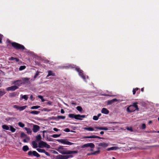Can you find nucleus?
<instances>
[{
    "label": "nucleus",
    "mask_w": 159,
    "mask_h": 159,
    "mask_svg": "<svg viewBox=\"0 0 159 159\" xmlns=\"http://www.w3.org/2000/svg\"><path fill=\"white\" fill-rule=\"evenodd\" d=\"M57 150L60 153L63 155H69L77 153L76 151L68 150L66 148H64L63 146H60L57 147Z\"/></svg>",
    "instance_id": "1"
},
{
    "label": "nucleus",
    "mask_w": 159,
    "mask_h": 159,
    "mask_svg": "<svg viewBox=\"0 0 159 159\" xmlns=\"http://www.w3.org/2000/svg\"><path fill=\"white\" fill-rule=\"evenodd\" d=\"M137 103H134L132 105H131L127 108L126 110L127 112H131L136 110H139V108L137 105Z\"/></svg>",
    "instance_id": "2"
},
{
    "label": "nucleus",
    "mask_w": 159,
    "mask_h": 159,
    "mask_svg": "<svg viewBox=\"0 0 159 159\" xmlns=\"http://www.w3.org/2000/svg\"><path fill=\"white\" fill-rule=\"evenodd\" d=\"M38 147L40 148H50V146L46 142L41 141L39 143Z\"/></svg>",
    "instance_id": "3"
},
{
    "label": "nucleus",
    "mask_w": 159,
    "mask_h": 159,
    "mask_svg": "<svg viewBox=\"0 0 159 159\" xmlns=\"http://www.w3.org/2000/svg\"><path fill=\"white\" fill-rule=\"evenodd\" d=\"M11 45L13 47L16 49H25L23 45L16 43H11Z\"/></svg>",
    "instance_id": "4"
},
{
    "label": "nucleus",
    "mask_w": 159,
    "mask_h": 159,
    "mask_svg": "<svg viewBox=\"0 0 159 159\" xmlns=\"http://www.w3.org/2000/svg\"><path fill=\"white\" fill-rule=\"evenodd\" d=\"M57 141L63 144L71 145L74 144L73 143L67 141L66 139H59L57 140Z\"/></svg>",
    "instance_id": "5"
},
{
    "label": "nucleus",
    "mask_w": 159,
    "mask_h": 159,
    "mask_svg": "<svg viewBox=\"0 0 159 159\" xmlns=\"http://www.w3.org/2000/svg\"><path fill=\"white\" fill-rule=\"evenodd\" d=\"M76 69L78 72L79 75L82 77L83 80H85V77L83 73V71L79 68H76Z\"/></svg>",
    "instance_id": "6"
},
{
    "label": "nucleus",
    "mask_w": 159,
    "mask_h": 159,
    "mask_svg": "<svg viewBox=\"0 0 159 159\" xmlns=\"http://www.w3.org/2000/svg\"><path fill=\"white\" fill-rule=\"evenodd\" d=\"M28 154L29 156L33 155L37 157H39L40 156V155L35 151H33V152L30 151L28 152Z\"/></svg>",
    "instance_id": "7"
},
{
    "label": "nucleus",
    "mask_w": 159,
    "mask_h": 159,
    "mask_svg": "<svg viewBox=\"0 0 159 159\" xmlns=\"http://www.w3.org/2000/svg\"><path fill=\"white\" fill-rule=\"evenodd\" d=\"M85 117L84 115H80L79 114L75 115V119L76 120H82V118H85Z\"/></svg>",
    "instance_id": "8"
},
{
    "label": "nucleus",
    "mask_w": 159,
    "mask_h": 159,
    "mask_svg": "<svg viewBox=\"0 0 159 159\" xmlns=\"http://www.w3.org/2000/svg\"><path fill=\"white\" fill-rule=\"evenodd\" d=\"M18 87L16 86H13L7 88V90L8 91H14L17 89Z\"/></svg>",
    "instance_id": "9"
},
{
    "label": "nucleus",
    "mask_w": 159,
    "mask_h": 159,
    "mask_svg": "<svg viewBox=\"0 0 159 159\" xmlns=\"http://www.w3.org/2000/svg\"><path fill=\"white\" fill-rule=\"evenodd\" d=\"M39 127L37 125H34L33 130L34 133H36L39 129Z\"/></svg>",
    "instance_id": "10"
},
{
    "label": "nucleus",
    "mask_w": 159,
    "mask_h": 159,
    "mask_svg": "<svg viewBox=\"0 0 159 159\" xmlns=\"http://www.w3.org/2000/svg\"><path fill=\"white\" fill-rule=\"evenodd\" d=\"M98 145L99 146H101L102 147L105 148L108 146V144L105 143H99L98 144Z\"/></svg>",
    "instance_id": "11"
},
{
    "label": "nucleus",
    "mask_w": 159,
    "mask_h": 159,
    "mask_svg": "<svg viewBox=\"0 0 159 159\" xmlns=\"http://www.w3.org/2000/svg\"><path fill=\"white\" fill-rule=\"evenodd\" d=\"M120 149V148L117 147H113L107 148V151H110L111 150H116Z\"/></svg>",
    "instance_id": "12"
},
{
    "label": "nucleus",
    "mask_w": 159,
    "mask_h": 159,
    "mask_svg": "<svg viewBox=\"0 0 159 159\" xmlns=\"http://www.w3.org/2000/svg\"><path fill=\"white\" fill-rule=\"evenodd\" d=\"M101 112L102 113L107 115L109 113V111L107 109L103 108L101 110Z\"/></svg>",
    "instance_id": "13"
},
{
    "label": "nucleus",
    "mask_w": 159,
    "mask_h": 159,
    "mask_svg": "<svg viewBox=\"0 0 159 159\" xmlns=\"http://www.w3.org/2000/svg\"><path fill=\"white\" fill-rule=\"evenodd\" d=\"M24 99L25 100H27L28 99V97L27 95H21L20 96V99L21 100L22 99Z\"/></svg>",
    "instance_id": "14"
},
{
    "label": "nucleus",
    "mask_w": 159,
    "mask_h": 159,
    "mask_svg": "<svg viewBox=\"0 0 159 159\" xmlns=\"http://www.w3.org/2000/svg\"><path fill=\"white\" fill-rule=\"evenodd\" d=\"M27 112L34 115H37L40 113V112L39 111H27Z\"/></svg>",
    "instance_id": "15"
},
{
    "label": "nucleus",
    "mask_w": 159,
    "mask_h": 159,
    "mask_svg": "<svg viewBox=\"0 0 159 159\" xmlns=\"http://www.w3.org/2000/svg\"><path fill=\"white\" fill-rule=\"evenodd\" d=\"M24 129L26 131L27 133L29 134H32V131L30 128H28L26 127H25Z\"/></svg>",
    "instance_id": "16"
},
{
    "label": "nucleus",
    "mask_w": 159,
    "mask_h": 159,
    "mask_svg": "<svg viewBox=\"0 0 159 159\" xmlns=\"http://www.w3.org/2000/svg\"><path fill=\"white\" fill-rule=\"evenodd\" d=\"M32 144L33 145V147L34 148H37L38 147L37 143L35 141H32Z\"/></svg>",
    "instance_id": "17"
},
{
    "label": "nucleus",
    "mask_w": 159,
    "mask_h": 159,
    "mask_svg": "<svg viewBox=\"0 0 159 159\" xmlns=\"http://www.w3.org/2000/svg\"><path fill=\"white\" fill-rule=\"evenodd\" d=\"M84 130H87L89 131H93L94 130V129L93 127H84L83 128Z\"/></svg>",
    "instance_id": "18"
},
{
    "label": "nucleus",
    "mask_w": 159,
    "mask_h": 159,
    "mask_svg": "<svg viewBox=\"0 0 159 159\" xmlns=\"http://www.w3.org/2000/svg\"><path fill=\"white\" fill-rule=\"evenodd\" d=\"M50 76H55V74L52 71L49 70L48 71V74L47 76V77H48Z\"/></svg>",
    "instance_id": "19"
},
{
    "label": "nucleus",
    "mask_w": 159,
    "mask_h": 159,
    "mask_svg": "<svg viewBox=\"0 0 159 159\" xmlns=\"http://www.w3.org/2000/svg\"><path fill=\"white\" fill-rule=\"evenodd\" d=\"M29 80L30 79L26 78H22V81L24 83H29Z\"/></svg>",
    "instance_id": "20"
},
{
    "label": "nucleus",
    "mask_w": 159,
    "mask_h": 159,
    "mask_svg": "<svg viewBox=\"0 0 159 159\" xmlns=\"http://www.w3.org/2000/svg\"><path fill=\"white\" fill-rule=\"evenodd\" d=\"M5 90L4 89H0V97L2 96L5 93Z\"/></svg>",
    "instance_id": "21"
},
{
    "label": "nucleus",
    "mask_w": 159,
    "mask_h": 159,
    "mask_svg": "<svg viewBox=\"0 0 159 159\" xmlns=\"http://www.w3.org/2000/svg\"><path fill=\"white\" fill-rule=\"evenodd\" d=\"M2 128L5 130H9V126H7L6 125H3L2 126Z\"/></svg>",
    "instance_id": "22"
},
{
    "label": "nucleus",
    "mask_w": 159,
    "mask_h": 159,
    "mask_svg": "<svg viewBox=\"0 0 159 159\" xmlns=\"http://www.w3.org/2000/svg\"><path fill=\"white\" fill-rule=\"evenodd\" d=\"M14 83L16 85L20 86V84H22V82L20 80H18L15 81Z\"/></svg>",
    "instance_id": "23"
},
{
    "label": "nucleus",
    "mask_w": 159,
    "mask_h": 159,
    "mask_svg": "<svg viewBox=\"0 0 159 159\" xmlns=\"http://www.w3.org/2000/svg\"><path fill=\"white\" fill-rule=\"evenodd\" d=\"M22 149L25 152L29 150V148L27 146L25 145L23 147Z\"/></svg>",
    "instance_id": "24"
},
{
    "label": "nucleus",
    "mask_w": 159,
    "mask_h": 159,
    "mask_svg": "<svg viewBox=\"0 0 159 159\" xmlns=\"http://www.w3.org/2000/svg\"><path fill=\"white\" fill-rule=\"evenodd\" d=\"M9 130L12 132H14L16 129L11 125H9Z\"/></svg>",
    "instance_id": "25"
},
{
    "label": "nucleus",
    "mask_w": 159,
    "mask_h": 159,
    "mask_svg": "<svg viewBox=\"0 0 159 159\" xmlns=\"http://www.w3.org/2000/svg\"><path fill=\"white\" fill-rule=\"evenodd\" d=\"M36 150L39 152L41 153H44L45 152V150L43 149H41L39 148H37Z\"/></svg>",
    "instance_id": "26"
},
{
    "label": "nucleus",
    "mask_w": 159,
    "mask_h": 159,
    "mask_svg": "<svg viewBox=\"0 0 159 159\" xmlns=\"http://www.w3.org/2000/svg\"><path fill=\"white\" fill-rule=\"evenodd\" d=\"M72 157L70 155L63 156H62V159H67L68 158Z\"/></svg>",
    "instance_id": "27"
},
{
    "label": "nucleus",
    "mask_w": 159,
    "mask_h": 159,
    "mask_svg": "<svg viewBox=\"0 0 159 159\" xmlns=\"http://www.w3.org/2000/svg\"><path fill=\"white\" fill-rule=\"evenodd\" d=\"M89 147H90L91 148L94 149L95 148V145L93 143H89Z\"/></svg>",
    "instance_id": "28"
},
{
    "label": "nucleus",
    "mask_w": 159,
    "mask_h": 159,
    "mask_svg": "<svg viewBox=\"0 0 159 159\" xmlns=\"http://www.w3.org/2000/svg\"><path fill=\"white\" fill-rule=\"evenodd\" d=\"M27 106H22V107H20L19 110L20 111H21L25 109L26 107Z\"/></svg>",
    "instance_id": "29"
},
{
    "label": "nucleus",
    "mask_w": 159,
    "mask_h": 159,
    "mask_svg": "<svg viewBox=\"0 0 159 159\" xmlns=\"http://www.w3.org/2000/svg\"><path fill=\"white\" fill-rule=\"evenodd\" d=\"M18 125L21 128L24 127L25 126V124L21 122H19L18 123Z\"/></svg>",
    "instance_id": "30"
},
{
    "label": "nucleus",
    "mask_w": 159,
    "mask_h": 159,
    "mask_svg": "<svg viewBox=\"0 0 159 159\" xmlns=\"http://www.w3.org/2000/svg\"><path fill=\"white\" fill-rule=\"evenodd\" d=\"M75 114H70L68 115V116L69 117L72 118H75Z\"/></svg>",
    "instance_id": "31"
},
{
    "label": "nucleus",
    "mask_w": 159,
    "mask_h": 159,
    "mask_svg": "<svg viewBox=\"0 0 159 159\" xmlns=\"http://www.w3.org/2000/svg\"><path fill=\"white\" fill-rule=\"evenodd\" d=\"M61 135L60 134H54L51 135V137L54 138H56L59 137Z\"/></svg>",
    "instance_id": "32"
},
{
    "label": "nucleus",
    "mask_w": 159,
    "mask_h": 159,
    "mask_svg": "<svg viewBox=\"0 0 159 159\" xmlns=\"http://www.w3.org/2000/svg\"><path fill=\"white\" fill-rule=\"evenodd\" d=\"M36 139L37 141H39L41 139L42 137L40 134H39L36 137Z\"/></svg>",
    "instance_id": "33"
},
{
    "label": "nucleus",
    "mask_w": 159,
    "mask_h": 159,
    "mask_svg": "<svg viewBox=\"0 0 159 159\" xmlns=\"http://www.w3.org/2000/svg\"><path fill=\"white\" fill-rule=\"evenodd\" d=\"M38 97L39 98H40V99H41V101L42 102H44L46 101L43 98V97L41 95H38Z\"/></svg>",
    "instance_id": "34"
},
{
    "label": "nucleus",
    "mask_w": 159,
    "mask_h": 159,
    "mask_svg": "<svg viewBox=\"0 0 159 159\" xmlns=\"http://www.w3.org/2000/svg\"><path fill=\"white\" fill-rule=\"evenodd\" d=\"M77 110L80 112H81L82 111V108L80 106H78L76 107Z\"/></svg>",
    "instance_id": "35"
},
{
    "label": "nucleus",
    "mask_w": 159,
    "mask_h": 159,
    "mask_svg": "<svg viewBox=\"0 0 159 159\" xmlns=\"http://www.w3.org/2000/svg\"><path fill=\"white\" fill-rule=\"evenodd\" d=\"M26 68V66H20L19 70H22L25 69Z\"/></svg>",
    "instance_id": "36"
},
{
    "label": "nucleus",
    "mask_w": 159,
    "mask_h": 159,
    "mask_svg": "<svg viewBox=\"0 0 159 159\" xmlns=\"http://www.w3.org/2000/svg\"><path fill=\"white\" fill-rule=\"evenodd\" d=\"M40 106H34L33 107H31V109H36L39 108H40Z\"/></svg>",
    "instance_id": "37"
},
{
    "label": "nucleus",
    "mask_w": 159,
    "mask_h": 159,
    "mask_svg": "<svg viewBox=\"0 0 159 159\" xmlns=\"http://www.w3.org/2000/svg\"><path fill=\"white\" fill-rule=\"evenodd\" d=\"M29 140L30 138L28 137H27L26 138L24 139L23 141L24 143H28L29 142Z\"/></svg>",
    "instance_id": "38"
},
{
    "label": "nucleus",
    "mask_w": 159,
    "mask_h": 159,
    "mask_svg": "<svg viewBox=\"0 0 159 159\" xmlns=\"http://www.w3.org/2000/svg\"><path fill=\"white\" fill-rule=\"evenodd\" d=\"M27 136L23 132H22L21 133L20 137L21 138L26 137Z\"/></svg>",
    "instance_id": "39"
},
{
    "label": "nucleus",
    "mask_w": 159,
    "mask_h": 159,
    "mask_svg": "<svg viewBox=\"0 0 159 159\" xmlns=\"http://www.w3.org/2000/svg\"><path fill=\"white\" fill-rule=\"evenodd\" d=\"M62 155H58L56 157L57 159H62Z\"/></svg>",
    "instance_id": "40"
},
{
    "label": "nucleus",
    "mask_w": 159,
    "mask_h": 159,
    "mask_svg": "<svg viewBox=\"0 0 159 159\" xmlns=\"http://www.w3.org/2000/svg\"><path fill=\"white\" fill-rule=\"evenodd\" d=\"M65 116H58L57 118L59 119H64L65 118Z\"/></svg>",
    "instance_id": "41"
},
{
    "label": "nucleus",
    "mask_w": 159,
    "mask_h": 159,
    "mask_svg": "<svg viewBox=\"0 0 159 159\" xmlns=\"http://www.w3.org/2000/svg\"><path fill=\"white\" fill-rule=\"evenodd\" d=\"M100 151L99 150H98L96 151L93 153H92V154H93V155H96L97 154H98L99 153Z\"/></svg>",
    "instance_id": "42"
},
{
    "label": "nucleus",
    "mask_w": 159,
    "mask_h": 159,
    "mask_svg": "<svg viewBox=\"0 0 159 159\" xmlns=\"http://www.w3.org/2000/svg\"><path fill=\"white\" fill-rule=\"evenodd\" d=\"M141 128L143 129H144L146 128V126L145 124H143L141 126Z\"/></svg>",
    "instance_id": "43"
},
{
    "label": "nucleus",
    "mask_w": 159,
    "mask_h": 159,
    "mask_svg": "<svg viewBox=\"0 0 159 159\" xmlns=\"http://www.w3.org/2000/svg\"><path fill=\"white\" fill-rule=\"evenodd\" d=\"M93 119L94 120H98V118L97 116H93Z\"/></svg>",
    "instance_id": "44"
},
{
    "label": "nucleus",
    "mask_w": 159,
    "mask_h": 159,
    "mask_svg": "<svg viewBox=\"0 0 159 159\" xmlns=\"http://www.w3.org/2000/svg\"><path fill=\"white\" fill-rule=\"evenodd\" d=\"M98 138V136L93 135L90 136V139L91 138Z\"/></svg>",
    "instance_id": "45"
},
{
    "label": "nucleus",
    "mask_w": 159,
    "mask_h": 159,
    "mask_svg": "<svg viewBox=\"0 0 159 159\" xmlns=\"http://www.w3.org/2000/svg\"><path fill=\"white\" fill-rule=\"evenodd\" d=\"M95 128L96 129H98L100 130H102V129H103V127H95Z\"/></svg>",
    "instance_id": "46"
},
{
    "label": "nucleus",
    "mask_w": 159,
    "mask_h": 159,
    "mask_svg": "<svg viewBox=\"0 0 159 159\" xmlns=\"http://www.w3.org/2000/svg\"><path fill=\"white\" fill-rule=\"evenodd\" d=\"M19 107H20L19 106H18L16 105H15L13 106V107L14 108H16L18 110H19Z\"/></svg>",
    "instance_id": "47"
},
{
    "label": "nucleus",
    "mask_w": 159,
    "mask_h": 159,
    "mask_svg": "<svg viewBox=\"0 0 159 159\" xmlns=\"http://www.w3.org/2000/svg\"><path fill=\"white\" fill-rule=\"evenodd\" d=\"M64 131L65 132H68L70 131V130L69 128H66L64 129Z\"/></svg>",
    "instance_id": "48"
},
{
    "label": "nucleus",
    "mask_w": 159,
    "mask_h": 159,
    "mask_svg": "<svg viewBox=\"0 0 159 159\" xmlns=\"http://www.w3.org/2000/svg\"><path fill=\"white\" fill-rule=\"evenodd\" d=\"M126 129L127 130L130 131L131 132H132L133 131L131 127H127V128H126Z\"/></svg>",
    "instance_id": "49"
},
{
    "label": "nucleus",
    "mask_w": 159,
    "mask_h": 159,
    "mask_svg": "<svg viewBox=\"0 0 159 159\" xmlns=\"http://www.w3.org/2000/svg\"><path fill=\"white\" fill-rule=\"evenodd\" d=\"M113 102L112 101V100L108 101L107 104L108 105L111 104Z\"/></svg>",
    "instance_id": "50"
},
{
    "label": "nucleus",
    "mask_w": 159,
    "mask_h": 159,
    "mask_svg": "<svg viewBox=\"0 0 159 159\" xmlns=\"http://www.w3.org/2000/svg\"><path fill=\"white\" fill-rule=\"evenodd\" d=\"M44 153L46 155L48 156H50V154L47 152H46L45 150V151Z\"/></svg>",
    "instance_id": "51"
},
{
    "label": "nucleus",
    "mask_w": 159,
    "mask_h": 159,
    "mask_svg": "<svg viewBox=\"0 0 159 159\" xmlns=\"http://www.w3.org/2000/svg\"><path fill=\"white\" fill-rule=\"evenodd\" d=\"M39 75V72H37L36 73V74L34 76V78H35L37 77Z\"/></svg>",
    "instance_id": "52"
},
{
    "label": "nucleus",
    "mask_w": 159,
    "mask_h": 159,
    "mask_svg": "<svg viewBox=\"0 0 159 159\" xmlns=\"http://www.w3.org/2000/svg\"><path fill=\"white\" fill-rule=\"evenodd\" d=\"M52 153L54 154L57 155L58 154V153L56 151L53 150L52 152Z\"/></svg>",
    "instance_id": "53"
},
{
    "label": "nucleus",
    "mask_w": 159,
    "mask_h": 159,
    "mask_svg": "<svg viewBox=\"0 0 159 159\" xmlns=\"http://www.w3.org/2000/svg\"><path fill=\"white\" fill-rule=\"evenodd\" d=\"M2 35L0 34V43H1L2 42Z\"/></svg>",
    "instance_id": "54"
},
{
    "label": "nucleus",
    "mask_w": 159,
    "mask_h": 159,
    "mask_svg": "<svg viewBox=\"0 0 159 159\" xmlns=\"http://www.w3.org/2000/svg\"><path fill=\"white\" fill-rule=\"evenodd\" d=\"M108 130V129L107 127H103L102 130Z\"/></svg>",
    "instance_id": "55"
},
{
    "label": "nucleus",
    "mask_w": 159,
    "mask_h": 159,
    "mask_svg": "<svg viewBox=\"0 0 159 159\" xmlns=\"http://www.w3.org/2000/svg\"><path fill=\"white\" fill-rule=\"evenodd\" d=\"M86 147H87V146L86 145V144H85L84 145H83L82 147H81V148H86Z\"/></svg>",
    "instance_id": "56"
},
{
    "label": "nucleus",
    "mask_w": 159,
    "mask_h": 159,
    "mask_svg": "<svg viewBox=\"0 0 159 159\" xmlns=\"http://www.w3.org/2000/svg\"><path fill=\"white\" fill-rule=\"evenodd\" d=\"M52 139L50 138H47V140L49 141H52Z\"/></svg>",
    "instance_id": "57"
},
{
    "label": "nucleus",
    "mask_w": 159,
    "mask_h": 159,
    "mask_svg": "<svg viewBox=\"0 0 159 159\" xmlns=\"http://www.w3.org/2000/svg\"><path fill=\"white\" fill-rule=\"evenodd\" d=\"M112 102H116L118 101V100L116 99H114L112 100Z\"/></svg>",
    "instance_id": "58"
},
{
    "label": "nucleus",
    "mask_w": 159,
    "mask_h": 159,
    "mask_svg": "<svg viewBox=\"0 0 159 159\" xmlns=\"http://www.w3.org/2000/svg\"><path fill=\"white\" fill-rule=\"evenodd\" d=\"M84 139H90V136H85L84 137Z\"/></svg>",
    "instance_id": "59"
},
{
    "label": "nucleus",
    "mask_w": 159,
    "mask_h": 159,
    "mask_svg": "<svg viewBox=\"0 0 159 159\" xmlns=\"http://www.w3.org/2000/svg\"><path fill=\"white\" fill-rule=\"evenodd\" d=\"M30 99H31V100H32V101H33L34 100V99L33 98V96L32 95H31L30 96Z\"/></svg>",
    "instance_id": "60"
},
{
    "label": "nucleus",
    "mask_w": 159,
    "mask_h": 159,
    "mask_svg": "<svg viewBox=\"0 0 159 159\" xmlns=\"http://www.w3.org/2000/svg\"><path fill=\"white\" fill-rule=\"evenodd\" d=\"M53 130L55 131H58L59 129L56 128H54L53 129Z\"/></svg>",
    "instance_id": "61"
},
{
    "label": "nucleus",
    "mask_w": 159,
    "mask_h": 159,
    "mask_svg": "<svg viewBox=\"0 0 159 159\" xmlns=\"http://www.w3.org/2000/svg\"><path fill=\"white\" fill-rule=\"evenodd\" d=\"M61 112L62 114H63L64 113V111L63 109H61Z\"/></svg>",
    "instance_id": "62"
},
{
    "label": "nucleus",
    "mask_w": 159,
    "mask_h": 159,
    "mask_svg": "<svg viewBox=\"0 0 159 159\" xmlns=\"http://www.w3.org/2000/svg\"><path fill=\"white\" fill-rule=\"evenodd\" d=\"M52 102H51L49 101L47 102V104L49 105H51L52 104Z\"/></svg>",
    "instance_id": "63"
},
{
    "label": "nucleus",
    "mask_w": 159,
    "mask_h": 159,
    "mask_svg": "<svg viewBox=\"0 0 159 159\" xmlns=\"http://www.w3.org/2000/svg\"><path fill=\"white\" fill-rule=\"evenodd\" d=\"M14 60H15V61L16 62H18L19 61V59L16 58H15Z\"/></svg>",
    "instance_id": "64"
}]
</instances>
